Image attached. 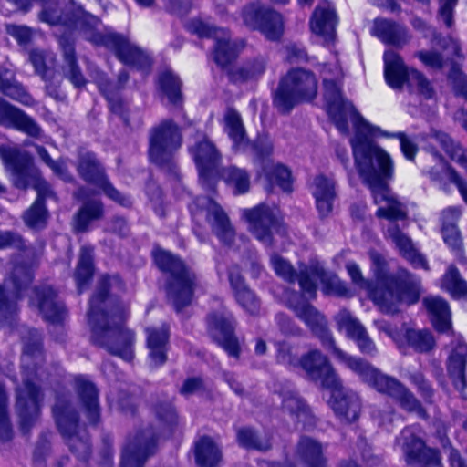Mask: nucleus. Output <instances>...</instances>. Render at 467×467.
<instances>
[{
    "label": "nucleus",
    "instance_id": "1",
    "mask_svg": "<svg viewBox=\"0 0 467 467\" xmlns=\"http://www.w3.org/2000/svg\"><path fill=\"white\" fill-rule=\"evenodd\" d=\"M327 113L341 133L348 132V119L352 121L355 134L350 140L355 165L363 182L369 187L374 202L379 205L376 215L389 221L385 235L398 247L400 254L414 267L427 269L425 258L413 247L411 240L404 234L396 221L407 217L406 205L401 202L388 186L393 177L394 166L389 154L371 142L372 137H397L400 149L408 160H412L417 147L403 133L390 135L379 127L368 122L356 109L351 101L337 94L329 105Z\"/></svg>",
    "mask_w": 467,
    "mask_h": 467
},
{
    "label": "nucleus",
    "instance_id": "2",
    "mask_svg": "<svg viewBox=\"0 0 467 467\" xmlns=\"http://www.w3.org/2000/svg\"><path fill=\"white\" fill-rule=\"evenodd\" d=\"M40 21L51 26L63 25L78 30L82 36L96 46H103L113 50L118 58L126 65L146 69L150 66V58L137 46L122 35L104 28L100 20L86 12L81 5L70 1L65 7L54 0H41Z\"/></svg>",
    "mask_w": 467,
    "mask_h": 467
},
{
    "label": "nucleus",
    "instance_id": "3",
    "mask_svg": "<svg viewBox=\"0 0 467 467\" xmlns=\"http://www.w3.org/2000/svg\"><path fill=\"white\" fill-rule=\"evenodd\" d=\"M123 283L118 275L103 276L97 292L89 302L88 320L91 328V340L114 356L126 361L134 357V333L123 327V316L106 311L109 290L120 291Z\"/></svg>",
    "mask_w": 467,
    "mask_h": 467
},
{
    "label": "nucleus",
    "instance_id": "4",
    "mask_svg": "<svg viewBox=\"0 0 467 467\" xmlns=\"http://www.w3.org/2000/svg\"><path fill=\"white\" fill-rule=\"evenodd\" d=\"M32 343L25 344L21 358L22 383L16 389L15 410L23 432L26 433L40 416L43 393L38 382L44 376V356L36 331Z\"/></svg>",
    "mask_w": 467,
    "mask_h": 467
},
{
    "label": "nucleus",
    "instance_id": "5",
    "mask_svg": "<svg viewBox=\"0 0 467 467\" xmlns=\"http://www.w3.org/2000/svg\"><path fill=\"white\" fill-rule=\"evenodd\" d=\"M323 348L327 353L345 364L350 370L356 373L364 382L375 388L378 391L386 393L394 398L400 406L410 411L422 413L419 401L400 382L393 378L381 374L376 368L366 360L348 356L339 349L330 336L323 330Z\"/></svg>",
    "mask_w": 467,
    "mask_h": 467
},
{
    "label": "nucleus",
    "instance_id": "6",
    "mask_svg": "<svg viewBox=\"0 0 467 467\" xmlns=\"http://www.w3.org/2000/svg\"><path fill=\"white\" fill-rule=\"evenodd\" d=\"M158 268L167 274L166 293L176 311L190 305L197 277L195 273L171 253L157 249L153 253Z\"/></svg>",
    "mask_w": 467,
    "mask_h": 467
},
{
    "label": "nucleus",
    "instance_id": "7",
    "mask_svg": "<svg viewBox=\"0 0 467 467\" xmlns=\"http://www.w3.org/2000/svg\"><path fill=\"white\" fill-rule=\"evenodd\" d=\"M318 80L304 68H292L279 81L273 105L281 114H289L300 103L310 102L317 95Z\"/></svg>",
    "mask_w": 467,
    "mask_h": 467
},
{
    "label": "nucleus",
    "instance_id": "8",
    "mask_svg": "<svg viewBox=\"0 0 467 467\" xmlns=\"http://www.w3.org/2000/svg\"><path fill=\"white\" fill-rule=\"evenodd\" d=\"M5 167L12 173L14 185L18 189H26L32 186L37 192L36 201L44 203L47 198H55V193L47 182L40 175L38 170L30 162L29 159L16 149H2L0 150Z\"/></svg>",
    "mask_w": 467,
    "mask_h": 467
},
{
    "label": "nucleus",
    "instance_id": "9",
    "mask_svg": "<svg viewBox=\"0 0 467 467\" xmlns=\"http://www.w3.org/2000/svg\"><path fill=\"white\" fill-rule=\"evenodd\" d=\"M182 143V136L179 126L171 119H164L150 131L149 157L158 166L176 174L173 156Z\"/></svg>",
    "mask_w": 467,
    "mask_h": 467
},
{
    "label": "nucleus",
    "instance_id": "10",
    "mask_svg": "<svg viewBox=\"0 0 467 467\" xmlns=\"http://www.w3.org/2000/svg\"><path fill=\"white\" fill-rule=\"evenodd\" d=\"M384 76L389 87L401 88L407 84L426 98L431 97L432 88L426 78L418 70L408 67L399 54L392 50L384 53Z\"/></svg>",
    "mask_w": 467,
    "mask_h": 467
},
{
    "label": "nucleus",
    "instance_id": "11",
    "mask_svg": "<svg viewBox=\"0 0 467 467\" xmlns=\"http://www.w3.org/2000/svg\"><path fill=\"white\" fill-rule=\"evenodd\" d=\"M346 269L352 280L360 289L366 290L372 301L379 307L380 311L386 314H394L399 311L401 304H414L418 301V291L415 287L410 290L408 297L396 296L395 301L392 290L389 285L385 284V288L376 286L373 287L371 283L363 277L361 269L355 262H348Z\"/></svg>",
    "mask_w": 467,
    "mask_h": 467
},
{
    "label": "nucleus",
    "instance_id": "12",
    "mask_svg": "<svg viewBox=\"0 0 467 467\" xmlns=\"http://www.w3.org/2000/svg\"><path fill=\"white\" fill-rule=\"evenodd\" d=\"M53 413L59 431L67 439L70 451L81 461H87L91 451L88 438L78 434V416L71 403L65 398H57Z\"/></svg>",
    "mask_w": 467,
    "mask_h": 467
},
{
    "label": "nucleus",
    "instance_id": "13",
    "mask_svg": "<svg viewBox=\"0 0 467 467\" xmlns=\"http://www.w3.org/2000/svg\"><path fill=\"white\" fill-rule=\"evenodd\" d=\"M325 388L330 391L328 403L335 413L347 421L356 420L360 411L358 397L342 387L334 369L323 359V389Z\"/></svg>",
    "mask_w": 467,
    "mask_h": 467
},
{
    "label": "nucleus",
    "instance_id": "14",
    "mask_svg": "<svg viewBox=\"0 0 467 467\" xmlns=\"http://www.w3.org/2000/svg\"><path fill=\"white\" fill-rule=\"evenodd\" d=\"M188 29L201 37L214 38L213 59L221 67H225L234 60L243 47L242 43L231 40L230 35L225 29L215 27L201 19H192L189 22Z\"/></svg>",
    "mask_w": 467,
    "mask_h": 467
},
{
    "label": "nucleus",
    "instance_id": "15",
    "mask_svg": "<svg viewBox=\"0 0 467 467\" xmlns=\"http://www.w3.org/2000/svg\"><path fill=\"white\" fill-rule=\"evenodd\" d=\"M375 325L379 332L392 339L400 351H405L410 347L418 352H428L435 345L434 337L428 330L413 329L406 325L398 328L384 320L376 321Z\"/></svg>",
    "mask_w": 467,
    "mask_h": 467
},
{
    "label": "nucleus",
    "instance_id": "16",
    "mask_svg": "<svg viewBox=\"0 0 467 467\" xmlns=\"http://www.w3.org/2000/svg\"><path fill=\"white\" fill-rule=\"evenodd\" d=\"M199 171L200 182L203 188L213 190L218 175L221 154L215 145L206 137L197 140L189 148Z\"/></svg>",
    "mask_w": 467,
    "mask_h": 467
},
{
    "label": "nucleus",
    "instance_id": "17",
    "mask_svg": "<svg viewBox=\"0 0 467 467\" xmlns=\"http://www.w3.org/2000/svg\"><path fill=\"white\" fill-rule=\"evenodd\" d=\"M156 439L157 434L150 425L137 431L123 449L120 467H142L154 452Z\"/></svg>",
    "mask_w": 467,
    "mask_h": 467
},
{
    "label": "nucleus",
    "instance_id": "18",
    "mask_svg": "<svg viewBox=\"0 0 467 467\" xmlns=\"http://www.w3.org/2000/svg\"><path fill=\"white\" fill-rule=\"evenodd\" d=\"M243 217L249 223V230L257 240L265 246L274 245V234H280L282 224L276 219L273 210L265 205H258L243 212Z\"/></svg>",
    "mask_w": 467,
    "mask_h": 467
},
{
    "label": "nucleus",
    "instance_id": "19",
    "mask_svg": "<svg viewBox=\"0 0 467 467\" xmlns=\"http://www.w3.org/2000/svg\"><path fill=\"white\" fill-rule=\"evenodd\" d=\"M225 131L233 141L236 151L251 152L259 157L269 155L272 144L267 140H259L252 143L248 140L241 116L234 109H228L224 115Z\"/></svg>",
    "mask_w": 467,
    "mask_h": 467
},
{
    "label": "nucleus",
    "instance_id": "20",
    "mask_svg": "<svg viewBox=\"0 0 467 467\" xmlns=\"http://www.w3.org/2000/svg\"><path fill=\"white\" fill-rule=\"evenodd\" d=\"M271 264L277 275L289 283L297 281L304 296L314 298L317 296V281L319 272L317 268L300 266L296 272L293 266L283 257L276 254L271 255Z\"/></svg>",
    "mask_w": 467,
    "mask_h": 467
},
{
    "label": "nucleus",
    "instance_id": "21",
    "mask_svg": "<svg viewBox=\"0 0 467 467\" xmlns=\"http://www.w3.org/2000/svg\"><path fill=\"white\" fill-rule=\"evenodd\" d=\"M420 429L417 426L405 428L397 439L410 462H420L430 465H438L441 458L436 450L427 448L420 437Z\"/></svg>",
    "mask_w": 467,
    "mask_h": 467
},
{
    "label": "nucleus",
    "instance_id": "22",
    "mask_svg": "<svg viewBox=\"0 0 467 467\" xmlns=\"http://www.w3.org/2000/svg\"><path fill=\"white\" fill-rule=\"evenodd\" d=\"M208 327L213 338L229 356L239 357L240 346L234 335V318L230 313L223 312L209 315Z\"/></svg>",
    "mask_w": 467,
    "mask_h": 467
},
{
    "label": "nucleus",
    "instance_id": "23",
    "mask_svg": "<svg viewBox=\"0 0 467 467\" xmlns=\"http://www.w3.org/2000/svg\"><path fill=\"white\" fill-rule=\"evenodd\" d=\"M196 206L201 212H205L207 222L215 235L224 244H230L234 238V230L220 205L211 198L200 197L196 200Z\"/></svg>",
    "mask_w": 467,
    "mask_h": 467
},
{
    "label": "nucleus",
    "instance_id": "24",
    "mask_svg": "<svg viewBox=\"0 0 467 467\" xmlns=\"http://www.w3.org/2000/svg\"><path fill=\"white\" fill-rule=\"evenodd\" d=\"M369 257L372 263V269L377 277L378 286L385 288V284H388L389 289L392 290L394 295V297L392 298L393 301H395V297L397 296L400 297H408L410 290L413 287L418 291V297L420 296L419 283L417 279L411 276L407 271H400L399 280H396L393 277L383 278L380 276V272L384 265V258L380 254L374 251L369 253Z\"/></svg>",
    "mask_w": 467,
    "mask_h": 467
},
{
    "label": "nucleus",
    "instance_id": "25",
    "mask_svg": "<svg viewBox=\"0 0 467 467\" xmlns=\"http://www.w3.org/2000/svg\"><path fill=\"white\" fill-rule=\"evenodd\" d=\"M0 125L14 128L31 137L41 136L39 125L20 109L0 99Z\"/></svg>",
    "mask_w": 467,
    "mask_h": 467
},
{
    "label": "nucleus",
    "instance_id": "26",
    "mask_svg": "<svg viewBox=\"0 0 467 467\" xmlns=\"http://www.w3.org/2000/svg\"><path fill=\"white\" fill-rule=\"evenodd\" d=\"M30 304L36 306L45 319L53 323L63 320L66 315L64 304L57 300L55 291L48 285L34 289Z\"/></svg>",
    "mask_w": 467,
    "mask_h": 467
},
{
    "label": "nucleus",
    "instance_id": "27",
    "mask_svg": "<svg viewBox=\"0 0 467 467\" xmlns=\"http://www.w3.org/2000/svg\"><path fill=\"white\" fill-rule=\"evenodd\" d=\"M29 59L36 73L46 83L47 93L53 98H58V87L60 82L56 80V73L52 67L55 55L50 51L33 49L29 54Z\"/></svg>",
    "mask_w": 467,
    "mask_h": 467
},
{
    "label": "nucleus",
    "instance_id": "28",
    "mask_svg": "<svg viewBox=\"0 0 467 467\" xmlns=\"http://www.w3.org/2000/svg\"><path fill=\"white\" fill-rule=\"evenodd\" d=\"M74 389L89 423L98 422L100 416L99 391L87 377L79 375L74 379Z\"/></svg>",
    "mask_w": 467,
    "mask_h": 467
},
{
    "label": "nucleus",
    "instance_id": "29",
    "mask_svg": "<svg viewBox=\"0 0 467 467\" xmlns=\"http://www.w3.org/2000/svg\"><path fill=\"white\" fill-rule=\"evenodd\" d=\"M337 320L340 328L344 329L347 335L356 341L363 354L373 356L377 353L375 343L358 319L348 312L342 311L337 315Z\"/></svg>",
    "mask_w": 467,
    "mask_h": 467
},
{
    "label": "nucleus",
    "instance_id": "30",
    "mask_svg": "<svg viewBox=\"0 0 467 467\" xmlns=\"http://www.w3.org/2000/svg\"><path fill=\"white\" fill-rule=\"evenodd\" d=\"M145 331L150 365L153 367L163 365L167 360L169 327L162 325L161 327H147Z\"/></svg>",
    "mask_w": 467,
    "mask_h": 467
},
{
    "label": "nucleus",
    "instance_id": "31",
    "mask_svg": "<svg viewBox=\"0 0 467 467\" xmlns=\"http://www.w3.org/2000/svg\"><path fill=\"white\" fill-rule=\"evenodd\" d=\"M230 285L237 303L248 313H258L260 303L254 292L246 285L237 266H232L228 272Z\"/></svg>",
    "mask_w": 467,
    "mask_h": 467
},
{
    "label": "nucleus",
    "instance_id": "32",
    "mask_svg": "<svg viewBox=\"0 0 467 467\" xmlns=\"http://www.w3.org/2000/svg\"><path fill=\"white\" fill-rule=\"evenodd\" d=\"M59 45L63 54L62 71L75 88H82L87 80L78 64L74 42L64 36L59 38Z\"/></svg>",
    "mask_w": 467,
    "mask_h": 467
},
{
    "label": "nucleus",
    "instance_id": "33",
    "mask_svg": "<svg viewBox=\"0 0 467 467\" xmlns=\"http://www.w3.org/2000/svg\"><path fill=\"white\" fill-rule=\"evenodd\" d=\"M467 360V345L459 337L455 340V345L449 357L448 371L452 379L455 388L462 390L466 388L465 365Z\"/></svg>",
    "mask_w": 467,
    "mask_h": 467
},
{
    "label": "nucleus",
    "instance_id": "34",
    "mask_svg": "<svg viewBox=\"0 0 467 467\" xmlns=\"http://www.w3.org/2000/svg\"><path fill=\"white\" fill-rule=\"evenodd\" d=\"M193 453L199 467H218L223 461L221 449L207 436L195 441Z\"/></svg>",
    "mask_w": 467,
    "mask_h": 467
},
{
    "label": "nucleus",
    "instance_id": "35",
    "mask_svg": "<svg viewBox=\"0 0 467 467\" xmlns=\"http://www.w3.org/2000/svg\"><path fill=\"white\" fill-rule=\"evenodd\" d=\"M76 167L80 178L96 186L106 178L103 167L92 152L79 151Z\"/></svg>",
    "mask_w": 467,
    "mask_h": 467
},
{
    "label": "nucleus",
    "instance_id": "36",
    "mask_svg": "<svg viewBox=\"0 0 467 467\" xmlns=\"http://www.w3.org/2000/svg\"><path fill=\"white\" fill-rule=\"evenodd\" d=\"M457 118L467 130V111H461ZM431 140L439 144L451 160L467 171V151L464 149L454 143L447 134L442 132H435L431 136Z\"/></svg>",
    "mask_w": 467,
    "mask_h": 467
},
{
    "label": "nucleus",
    "instance_id": "37",
    "mask_svg": "<svg viewBox=\"0 0 467 467\" xmlns=\"http://www.w3.org/2000/svg\"><path fill=\"white\" fill-rule=\"evenodd\" d=\"M434 327L441 332L451 330V314L448 304L438 296H428L423 300Z\"/></svg>",
    "mask_w": 467,
    "mask_h": 467
},
{
    "label": "nucleus",
    "instance_id": "38",
    "mask_svg": "<svg viewBox=\"0 0 467 467\" xmlns=\"http://www.w3.org/2000/svg\"><path fill=\"white\" fill-rule=\"evenodd\" d=\"M375 35L387 44L402 46L408 41L407 30L386 19H378L374 24Z\"/></svg>",
    "mask_w": 467,
    "mask_h": 467
},
{
    "label": "nucleus",
    "instance_id": "39",
    "mask_svg": "<svg viewBox=\"0 0 467 467\" xmlns=\"http://www.w3.org/2000/svg\"><path fill=\"white\" fill-rule=\"evenodd\" d=\"M93 275V249L83 246L80 250L78 263L75 271L78 290L81 293Z\"/></svg>",
    "mask_w": 467,
    "mask_h": 467
},
{
    "label": "nucleus",
    "instance_id": "40",
    "mask_svg": "<svg viewBox=\"0 0 467 467\" xmlns=\"http://www.w3.org/2000/svg\"><path fill=\"white\" fill-rule=\"evenodd\" d=\"M221 176L235 194L245 193L250 189V175L244 169L230 166L222 170Z\"/></svg>",
    "mask_w": 467,
    "mask_h": 467
},
{
    "label": "nucleus",
    "instance_id": "41",
    "mask_svg": "<svg viewBox=\"0 0 467 467\" xmlns=\"http://www.w3.org/2000/svg\"><path fill=\"white\" fill-rule=\"evenodd\" d=\"M260 26H256L268 40H278L284 32V22L281 15L269 8L266 10Z\"/></svg>",
    "mask_w": 467,
    "mask_h": 467
},
{
    "label": "nucleus",
    "instance_id": "42",
    "mask_svg": "<svg viewBox=\"0 0 467 467\" xmlns=\"http://www.w3.org/2000/svg\"><path fill=\"white\" fill-rule=\"evenodd\" d=\"M102 214L103 207L99 201L85 202L75 217V230L85 232L89 223L100 219Z\"/></svg>",
    "mask_w": 467,
    "mask_h": 467
},
{
    "label": "nucleus",
    "instance_id": "43",
    "mask_svg": "<svg viewBox=\"0 0 467 467\" xmlns=\"http://www.w3.org/2000/svg\"><path fill=\"white\" fill-rule=\"evenodd\" d=\"M264 173L271 184L275 183L284 192H292L291 171L286 167L267 161L264 167Z\"/></svg>",
    "mask_w": 467,
    "mask_h": 467
},
{
    "label": "nucleus",
    "instance_id": "44",
    "mask_svg": "<svg viewBox=\"0 0 467 467\" xmlns=\"http://www.w3.org/2000/svg\"><path fill=\"white\" fill-rule=\"evenodd\" d=\"M297 455L307 467H320V446L310 438L301 439L298 443Z\"/></svg>",
    "mask_w": 467,
    "mask_h": 467
},
{
    "label": "nucleus",
    "instance_id": "45",
    "mask_svg": "<svg viewBox=\"0 0 467 467\" xmlns=\"http://www.w3.org/2000/svg\"><path fill=\"white\" fill-rule=\"evenodd\" d=\"M159 84L170 103L178 105L182 101L181 82L174 74L170 71L163 72L160 76Z\"/></svg>",
    "mask_w": 467,
    "mask_h": 467
},
{
    "label": "nucleus",
    "instance_id": "46",
    "mask_svg": "<svg viewBox=\"0 0 467 467\" xmlns=\"http://www.w3.org/2000/svg\"><path fill=\"white\" fill-rule=\"evenodd\" d=\"M323 45L334 43L336 27L338 23L335 6L330 2L323 1Z\"/></svg>",
    "mask_w": 467,
    "mask_h": 467
},
{
    "label": "nucleus",
    "instance_id": "47",
    "mask_svg": "<svg viewBox=\"0 0 467 467\" xmlns=\"http://www.w3.org/2000/svg\"><path fill=\"white\" fill-rule=\"evenodd\" d=\"M441 287L454 297H462L467 293V283L459 275L458 270L451 265L441 280Z\"/></svg>",
    "mask_w": 467,
    "mask_h": 467
},
{
    "label": "nucleus",
    "instance_id": "48",
    "mask_svg": "<svg viewBox=\"0 0 467 467\" xmlns=\"http://www.w3.org/2000/svg\"><path fill=\"white\" fill-rule=\"evenodd\" d=\"M299 364L307 379L317 381L321 379V353L319 350H310L303 355Z\"/></svg>",
    "mask_w": 467,
    "mask_h": 467
},
{
    "label": "nucleus",
    "instance_id": "49",
    "mask_svg": "<svg viewBox=\"0 0 467 467\" xmlns=\"http://www.w3.org/2000/svg\"><path fill=\"white\" fill-rule=\"evenodd\" d=\"M296 316L303 320L311 331L319 337L321 327L319 325L320 315L318 310L308 303H300L294 306Z\"/></svg>",
    "mask_w": 467,
    "mask_h": 467
},
{
    "label": "nucleus",
    "instance_id": "50",
    "mask_svg": "<svg viewBox=\"0 0 467 467\" xmlns=\"http://www.w3.org/2000/svg\"><path fill=\"white\" fill-rule=\"evenodd\" d=\"M25 223L30 228H42L47 219V211L40 201L35 202L27 209L23 215Z\"/></svg>",
    "mask_w": 467,
    "mask_h": 467
},
{
    "label": "nucleus",
    "instance_id": "51",
    "mask_svg": "<svg viewBox=\"0 0 467 467\" xmlns=\"http://www.w3.org/2000/svg\"><path fill=\"white\" fill-rule=\"evenodd\" d=\"M16 291L9 292L5 287L0 286V317L9 313H16V302L20 297L21 285L15 282Z\"/></svg>",
    "mask_w": 467,
    "mask_h": 467
},
{
    "label": "nucleus",
    "instance_id": "52",
    "mask_svg": "<svg viewBox=\"0 0 467 467\" xmlns=\"http://www.w3.org/2000/svg\"><path fill=\"white\" fill-rule=\"evenodd\" d=\"M8 399L4 386L0 383V440L9 441L12 438V428L7 412Z\"/></svg>",
    "mask_w": 467,
    "mask_h": 467
},
{
    "label": "nucleus",
    "instance_id": "53",
    "mask_svg": "<svg viewBox=\"0 0 467 467\" xmlns=\"http://www.w3.org/2000/svg\"><path fill=\"white\" fill-rule=\"evenodd\" d=\"M2 93L26 106L34 103L33 98L26 91L21 84L13 80L12 76H10L6 85L2 90Z\"/></svg>",
    "mask_w": 467,
    "mask_h": 467
},
{
    "label": "nucleus",
    "instance_id": "54",
    "mask_svg": "<svg viewBox=\"0 0 467 467\" xmlns=\"http://www.w3.org/2000/svg\"><path fill=\"white\" fill-rule=\"evenodd\" d=\"M266 59L259 57L248 62L238 70V74L243 80L255 79L261 77L266 68Z\"/></svg>",
    "mask_w": 467,
    "mask_h": 467
},
{
    "label": "nucleus",
    "instance_id": "55",
    "mask_svg": "<svg viewBox=\"0 0 467 467\" xmlns=\"http://www.w3.org/2000/svg\"><path fill=\"white\" fill-rule=\"evenodd\" d=\"M237 438L239 443L245 448L256 449L259 451H267L270 449L271 444L268 440L261 441L256 434L248 428H244L238 431Z\"/></svg>",
    "mask_w": 467,
    "mask_h": 467
},
{
    "label": "nucleus",
    "instance_id": "56",
    "mask_svg": "<svg viewBox=\"0 0 467 467\" xmlns=\"http://www.w3.org/2000/svg\"><path fill=\"white\" fill-rule=\"evenodd\" d=\"M268 7H265L260 4H251L246 5L242 11V18L248 27L255 29L260 26V21L263 19Z\"/></svg>",
    "mask_w": 467,
    "mask_h": 467
},
{
    "label": "nucleus",
    "instance_id": "57",
    "mask_svg": "<svg viewBox=\"0 0 467 467\" xmlns=\"http://www.w3.org/2000/svg\"><path fill=\"white\" fill-rule=\"evenodd\" d=\"M98 187L101 188L104 193L112 201L118 202L119 204L129 207L131 205V201L130 197L123 195L120 192L113 187V185L108 181L107 177L103 180L101 184H99Z\"/></svg>",
    "mask_w": 467,
    "mask_h": 467
},
{
    "label": "nucleus",
    "instance_id": "58",
    "mask_svg": "<svg viewBox=\"0 0 467 467\" xmlns=\"http://www.w3.org/2000/svg\"><path fill=\"white\" fill-rule=\"evenodd\" d=\"M6 31L22 46L29 44L32 39V29L26 26L9 25Z\"/></svg>",
    "mask_w": 467,
    "mask_h": 467
},
{
    "label": "nucleus",
    "instance_id": "59",
    "mask_svg": "<svg viewBox=\"0 0 467 467\" xmlns=\"http://www.w3.org/2000/svg\"><path fill=\"white\" fill-rule=\"evenodd\" d=\"M323 212H330L336 200L335 182L323 178Z\"/></svg>",
    "mask_w": 467,
    "mask_h": 467
},
{
    "label": "nucleus",
    "instance_id": "60",
    "mask_svg": "<svg viewBox=\"0 0 467 467\" xmlns=\"http://www.w3.org/2000/svg\"><path fill=\"white\" fill-rule=\"evenodd\" d=\"M441 231L443 240L447 245L452 250H459L461 247V238L456 225L453 223H450V225L445 224L442 226Z\"/></svg>",
    "mask_w": 467,
    "mask_h": 467
},
{
    "label": "nucleus",
    "instance_id": "61",
    "mask_svg": "<svg viewBox=\"0 0 467 467\" xmlns=\"http://www.w3.org/2000/svg\"><path fill=\"white\" fill-rule=\"evenodd\" d=\"M285 58L290 63H300L307 60L306 50L299 45L292 43L285 47Z\"/></svg>",
    "mask_w": 467,
    "mask_h": 467
},
{
    "label": "nucleus",
    "instance_id": "62",
    "mask_svg": "<svg viewBox=\"0 0 467 467\" xmlns=\"http://www.w3.org/2000/svg\"><path fill=\"white\" fill-rule=\"evenodd\" d=\"M24 241L19 234L12 232H0V249L6 247L24 248Z\"/></svg>",
    "mask_w": 467,
    "mask_h": 467
},
{
    "label": "nucleus",
    "instance_id": "63",
    "mask_svg": "<svg viewBox=\"0 0 467 467\" xmlns=\"http://www.w3.org/2000/svg\"><path fill=\"white\" fill-rule=\"evenodd\" d=\"M458 0H440L439 15L447 26L452 25L453 9Z\"/></svg>",
    "mask_w": 467,
    "mask_h": 467
},
{
    "label": "nucleus",
    "instance_id": "64",
    "mask_svg": "<svg viewBox=\"0 0 467 467\" xmlns=\"http://www.w3.org/2000/svg\"><path fill=\"white\" fill-rule=\"evenodd\" d=\"M450 79H451L456 91L467 99V77L459 69L453 68L450 74Z\"/></svg>",
    "mask_w": 467,
    "mask_h": 467
}]
</instances>
